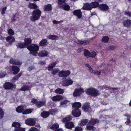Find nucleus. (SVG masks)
Segmentation results:
<instances>
[{
    "label": "nucleus",
    "mask_w": 131,
    "mask_h": 131,
    "mask_svg": "<svg viewBox=\"0 0 131 131\" xmlns=\"http://www.w3.org/2000/svg\"><path fill=\"white\" fill-rule=\"evenodd\" d=\"M86 93L90 96L96 97L100 94L98 91H86Z\"/></svg>",
    "instance_id": "20e7f679"
},
{
    "label": "nucleus",
    "mask_w": 131,
    "mask_h": 131,
    "mask_svg": "<svg viewBox=\"0 0 131 131\" xmlns=\"http://www.w3.org/2000/svg\"><path fill=\"white\" fill-rule=\"evenodd\" d=\"M6 40L7 41H9V42L12 44L13 42L15 41V38L11 36H9L7 37Z\"/></svg>",
    "instance_id": "cd10ccee"
},
{
    "label": "nucleus",
    "mask_w": 131,
    "mask_h": 131,
    "mask_svg": "<svg viewBox=\"0 0 131 131\" xmlns=\"http://www.w3.org/2000/svg\"><path fill=\"white\" fill-rule=\"evenodd\" d=\"M9 62L11 64L17 65H20L22 63L19 60L13 58H12L10 59Z\"/></svg>",
    "instance_id": "9d476101"
},
{
    "label": "nucleus",
    "mask_w": 131,
    "mask_h": 131,
    "mask_svg": "<svg viewBox=\"0 0 131 131\" xmlns=\"http://www.w3.org/2000/svg\"><path fill=\"white\" fill-rule=\"evenodd\" d=\"M87 125L86 128V130L94 131L96 129L95 127H94L93 125Z\"/></svg>",
    "instance_id": "bb28decb"
},
{
    "label": "nucleus",
    "mask_w": 131,
    "mask_h": 131,
    "mask_svg": "<svg viewBox=\"0 0 131 131\" xmlns=\"http://www.w3.org/2000/svg\"><path fill=\"white\" fill-rule=\"evenodd\" d=\"M41 10L37 9L34 10L32 12V16H30V20L33 22H35L41 16Z\"/></svg>",
    "instance_id": "f257e3e1"
},
{
    "label": "nucleus",
    "mask_w": 131,
    "mask_h": 131,
    "mask_svg": "<svg viewBox=\"0 0 131 131\" xmlns=\"http://www.w3.org/2000/svg\"><path fill=\"white\" fill-rule=\"evenodd\" d=\"M5 72L4 71H0V78H2L4 77L6 75Z\"/></svg>",
    "instance_id": "8fccbe9b"
},
{
    "label": "nucleus",
    "mask_w": 131,
    "mask_h": 131,
    "mask_svg": "<svg viewBox=\"0 0 131 131\" xmlns=\"http://www.w3.org/2000/svg\"><path fill=\"white\" fill-rule=\"evenodd\" d=\"M84 55L87 58H88L90 57V52L87 49H85L84 50Z\"/></svg>",
    "instance_id": "58836bf2"
},
{
    "label": "nucleus",
    "mask_w": 131,
    "mask_h": 131,
    "mask_svg": "<svg viewBox=\"0 0 131 131\" xmlns=\"http://www.w3.org/2000/svg\"><path fill=\"white\" fill-rule=\"evenodd\" d=\"M74 15L77 16L79 18H80L82 16V13L80 9H76L74 10L73 12Z\"/></svg>",
    "instance_id": "6e6552de"
},
{
    "label": "nucleus",
    "mask_w": 131,
    "mask_h": 131,
    "mask_svg": "<svg viewBox=\"0 0 131 131\" xmlns=\"http://www.w3.org/2000/svg\"><path fill=\"white\" fill-rule=\"evenodd\" d=\"M38 102L37 100L36 99H33L31 100V102L34 104H35L36 105Z\"/></svg>",
    "instance_id": "052dcab7"
},
{
    "label": "nucleus",
    "mask_w": 131,
    "mask_h": 131,
    "mask_svg": "<svg viewBox=\"0 0 131 131\" xmlns=\"http://www.w3.org/2000/svg\"><path fill=\"white\" fill-rule=\"evenodd\" d=\"M21 125L20 123L18 122H14L13 123L12 126L13 127H15V128H17L20 127Z\"/></svg>",
    "instance_id": "4c0bfd02"
},
{
    "label": "nucleus",
    "mask_w": 131,
    "mask_h": 131,
    "mask_svg": "<svg viewBox=\"0 0 131 131\" xmlns=\"http://www.w3.org/2000/svg\"><path fill=\"white\" fill-rule=\"evenodd\" d=\"M125 15L129 16V17H131V13L129 11H126L125 12Z\"/></svg>",
    "instance_id": "bf43d9fd"
},
{
    "label": "nucleus",
    "mask_w": 131,
    "mask_h": 131,
    "mask_svg": "<svg viewBox=\"0 0 131 131\" xmlns=\"http://www.w3.org/2000/svg\"><path fill=\"white\" fill-rule=\"evenodd\" d=\"M59 124L57 123H54L51 126L50 128L52 130H55L57 128H59Z\"/></svg>",
    "instance_id": "c9c22d12"
},
{
    "label": "nucleus",
    "mask_w": 131,
    "mask_h": 131,
    "mask_svg": "<svg viewBox=\"0 0 131 131\" xmlns=\"http://www.w3.org/2000/svg\"><path fill=\"white\" fill-rule=\"evenodd\" d=\"M100 9L103 12H105L107 10L109 9L108 6L106 4H100L99 6Z\"/></svg>",
    "instance_id": "9b49d317"
},
{
    "label": "nucleus",
    "mask_w": 131,
    "mask_h": 131,
    "mask_svg": "<svg viewBox=\"0 0 131 131\" xmlns=\"http://www.w3.org/2000/svg\"><path fill=\"white\" fill-rule=\"evenodd\" d=\"M123 25L125 27L127 28L131 27V20L129 19H127L124 20L123 22Z\"/></svg>",
    "instance_id": "f8f14e48"
},
{
    "label": "nucleus",
    "mask_w": 131,
    "mask_h": 131,
    "mask_svg": "<svg viewBox=\"0 0 131 131\" xmlns=\"http://www.w3.org/2000/svg\"><path fill=\"white\" fill-rule=\"evenodd\" d=\"M4 113L3 109L0 108V119L3 118L4 116Z\"/></svg>",
    "instance_id": "de8ad7c7"
},
{
    "label": "nucleus",
    "mask_w": 131,
    "mask_h": 131,
    "mask_svg": "<svg viewBox=\"0 0 131 131\" xmlns=\"http://www.w3.org/2000/svg\"><path fill=\"white\" fill-rule=\"evenodd\" d=\"M22 72L21 71L17 75L14 77L12 79V81L14 82H16L17 80H18L19 78L21 75Z\"/></svg>",
    "instance_id": "c85d7f7f"
},
{
    "label": "nucleus",
    "mask_w": 131,
    "mask_h": 131,
    "mask_svg": "<svg viewBox=\"0 0 131 131\" xmlns=\"http://www.w3.org/2000/svg\"><path fill=\"white\" fill-rule=\"evenodd\" d=\"M83 129L81 127L78 126L76 127L74 130V131H82Z\"/></svg>",
    "instance_id": "603ef678"
},
{
    "label": "nucleus",
    "mask_w": 131,
    "mask_h": 131,
    "mask_svg": "<svg viewBox=\"0 0 131 131\" xmlns=\"http://www.w3.org/2000/svg\"><path fill=\"white\" fill-rule=\"evenodd\" d=\"M18 16V14L17 13L13 14V16L11 18V21L12 22L15 21L17 19L19 18Z\"/></svg>",
    "instance_id": "c756f323"
},
{
    "label": "nucleus",
    "mask_w": 131,
    "mask_h": 131,
    "mask_svg": "<svg viewBox=\"0 0 131 131\" xmlns=\"http://www.w3.org/2000/svg\"><path fill=\"white\" fill-rule=\"evenodd\" d=\"M29 88L28 85H25L20 90H29Z\"/></svg>",
    "instance_id": "5fc2aeb1"
},
{
    "label": "nucleus",
    "mask_w": 131,
    "mask_h": 131,
    "mask_svg": "<svg viewBox=\"0 0 131 131\" xmlns=\"http://www.w3.org/2000/svg\"><path fill=\"white\" fill-rule=\"evenodd\" d=\"M24 107L22 105L18 106L16 109V111L18 113H21L23 112L24 110Z\"/></svg>",
    "instance_id": "2f4dec72"
},
{
    "label": "nucleus",
    "mask_w": 131,
    "mask_h": 131,
    "mask_svg": "<svg viewBox=\"0 0 131 131\" xmlns=\"http://www.w3.org/2000/svg\"><path fill=\"white\" fill-rule=\"evenodd\" d=\"M71 114L75 117L80 116L81 115L80 109H73L72 111Z\"/></svg>",
    "instance_id": "39448f33"
},
{
    "label": "nucleus",
    "mask_w": 131,
    "mask_h": 131,
    "mask_svg": "<svg viewBox=\"0 0 131 131\" xmlns=\"http://www.w3.org/2000/svg\"><path fill=\"white\" fill-rule=\"evenodd\" d=\"M32 111L33 110L32 109H27L24 111H24L22 112V114L24 115H26L31 113Z\"/></svg>",
    "instance_id": "e433bc0d"
},
{
    "label": "nucleus",
    "mask_w": 131,
    "mask_h": 131,
    "mask_svg": "<svg viewBox=\"0 0 131 131\" xmlns=\"http://www.w3.org/2000/svg\"><path fill=\"white\" fill-rule=\"evenodd\" d=\"M47 44V40L46 39H43L40 42L39 45L40 46L45 47Z\"/></svg>",
    "instance_id": "5701e85b"
},
{
    "label": "nucleus",
    "mask_w": 131,
    "mask_h": 131,
    "mask_svg": "<svg viewBox=\"0 0 131 131\" xmlns=\"http://www.w3.org/2000/svg\"><path fill=\"white\" fill-rule=\"evenodd\" d=\"M109 38L107 36H104L102 39V41L104 42V43L107 42L109 40Z\"/></svg>",
    "instance_id": "a19ab883"
},
{
    "label": "nucleus",
    "mask_w": 131,
    "mask_h": 131,
    "mask_svg": "<svg viewBox=\"0 0 131 131\" xmlns=\"http://www.w3.org/2000/svg\"><path fill=\"white\" fill-rule=\"evenodd\" d=\"M14 130V131H25V128L20 127L17 128H15Z\"/></svg>",
    "instance_id": "a18cd8bd"
},
{
    "label": "nucleus",
    "mask_w": 131,
    "mask_h": 131,
    "mask_svg": "<svg viewBox=\"0 0 131 131\" xmlns=\"http://www.w3.org/2000/svg\"><path fill=\"white\" fill-rule=\"evenodd\" d=\"M8 33L9 35H13L14 34V32L11 29H10L8 31Z\"/></svg>",
    "instance_id": "864d4df0"
},
{
    "label": "nucleus",
    "mask_w": 131,
    "mask_h": 131,
    "mask_svg": "<svg viewBox=\"0 0 131 131\" xmlns=\"http://www.w3.org/2000/svg\"><path fill=\"white\" fill-rule=\"evenodd\" d=\"M25 123L28 125L32 126L35 125L36 121L34 120L33 119L30 118L26 120L25 121Z\"/></svg>",
    "instance_id": "0eeeda50"
},
{
    "label": "nucleus",
    "mask_w": 131,
    "mask_h": 131,
    "mask_svg": "<svg viewBox=\"0 0 131 131\" xmlns=\"http://www.w3.org/2000/svg\"><path fill=\"white\" fill-rule=\"evenodd\" d=\"M73 81L71 80H69L66 78V86H68L72 84Z\"/></svg>",
    "instance_id": "79ce46f5"
},
{
    "label": "nucleus",
    "mask_w": 131,
    "mask_h": 131,
    "mask_svg": "<svg viewBox=\"0 0 131 131\" xmlns=\"http://www.w3.org/2000/svg\"><path fill=\"white\" fill-rule=\"evenodd\" d=\"M66 0H58V7L66 10Z\"/></svg>",
    "instance_id": "1a4fd4ad"
},
{
    "label": "nucleus",
    "mask_w": 131,
    "mask_h": 131,
    "mask_svg": "<svg viewBox=\"0 0 131 131\" xmlns=\"http://www.w3.org/2000/svg\"><path fill=\"white\" fill-rule=\"evenodd\" d=\"M50 115L49 112L47 111H43L41 113V115L43 118H46L48 117Z\"/></svg>",
    "instance_id": "72a5a7b5"
},
{
    "label": "nucleus",
    "mask_w": 131,
    "mask_h": 131,
    "mask_svg": "<svg viewBox=\"0 0 131 131\" xmlns=\"http://www.w3.org/2000/svg\"><path fill=\"white\" fill-rule=\"evenodd\" d=\"M7 9V7H4L2 9V12H1V14L2 15H4L5 13V12L6 11V9Z\"/></svg>",
    "instance_id": "680f3d73"
},
{
    "label": "nucleus",
    "mask_w": 131,
    "mask_h": 131,
    "mask_svg": "<svg viewBox=\"0 0 131 131\" xmlns=\"http://www.w3.org/2000/svg\"><path fill=\"white\" fill-rule=\"evenodd\" d=\"M62 96L60 95H58L54 96L52 97L51 98V99L54 101H60L62 100Z\"/></svg>",
    "instance_id": "b1692460"
},
{
    "label": "nucleus",
    "mask_w": 131,
    "mask_h": 131,
    "mask_svg": "<svg viewBox=\"0 0 131 131\" xmlns=\"http://www.w3.org/2000/svg\"><path fill=\"white\" fill-rule=\"evenodd\" d=\"M84 91H74L73 95L74 97L80 96L81 94L84 92Z\"/></svg>",
    "instance_id": "473e14b6"
},
{
    "label": "nucleus",
    "mask_w": 131,
    "mask_h": 131,
    "mask_svg": "<svg viewBox=\"0 0 131 131\" xmlns=\"http://www.w3.org/2000/svg\"><path fill=\"white\" fill-rule=\"evenodd\" d=\"M46 102L45 101H39L36 104V106L38 108H39L44 106Z\"/></svg>",
    "instance_id": "a878e982"
},
{
    "label": "nucleus",
    "mask_w": 131,
    "mask_h": 131,
    "mask_svg": "<svg viewBox=\"0 0 131 131\" xmlns=\"http://www.w3.org/2000/svg\"><path fill=\"white\" fill-rule=\"evenodd\" d=\"M59 76L60 77L66 78V71L62 70L60 71L59 73Z\"/></svg>",
    "instance_id": "ea45409f"
},
{
    "label": "nucleus",
    "mask_w": 131,
    "mask_h": 131,
    "mask_svg": "<svg viewBox=\"0 0 131 131\" xmlns=\"http://www.w3.org/2000/svg\"><path fill=\"white\" fill-rule=\"evenodd\" d=\"M3 86L6 89H9L15 88L16 85L10 82H7L4 84Z\"/></svg>",
    "instance_id": "423d86ee"
},
{
    "label": "nucleus",
    "mask_w": 131,
    "mask_h": 131,
    "mask_svg": "<svg viewBox=\"0 0 131 131\" xmlns=\"http://www.w3.org/2000/svg\"><path fill=\"white\" fill-rule=\"evenodd\" d=\"M81 104L79 102H75L73 103L72 105V107L73 109H80L79 108L81 107Z\"/></svg>",
    "instance_id": "412c9836"
},
{
    "label": "nucleus",
    "mask_w": 131,
    "mask_h": 131,
    "mask_svg": "<svg viewBox=\"0 0 131 131\" xmlns=\"http://www.w3.org/2000/svg\"><path fill=\"white\" fill-rule=\"evenodd\" d=\"M74 125L72 122L66 121V128L69 129H71L73 127Z\"/></svg>",
    "instance_id": "4be33fe9"
},
{
    "label": "nucleus",
    "mask_w": 131,
    "mask_h": 131,
    "mask_svg": "<svg viewBox=\"0 0 131 131\" xmlns=\"http://www.w3.org/2000/svg\"><path fill=\"white\" fill-rule=\"evenodd\" d=\"M32 39L30 38H25L24 39V43L26 47L29 46L32 42Z\"/></svg>",
    "instance_id": "4468645a"
},
{
    "label": "nucleus",
    "mask_w": 131,
    "mask_h": 131,
    "mask_svg": "<svg viewBox=\"0 0 131 131\" xmlns=\"http://www.w3.org/2000/svg\"><path fill=\"white\" fill-rule=\"evenodd\" d=\"M82 108L84 112L90 113L92 111L90 103H86L83 104L82 107Z\"/></svg>",
    "instance_id": "7ed1b4c3"
},
{
    "label": "nucleus",
    "mask_w": 131,
    "mask_h": 131,
    "mask_svg": "<svg viewBox=\"0 0 131 131\" xmlns=\"http://www.w3.org/2000/svg\"><path fill=\"white\" fill-rule=\"evenodd\" d=\"M90 57L94 58L95 57L96 55V53L94 51L90 52Z\"/></svg>",
    "instance_id": "09e8293b"
},
{
    "label": "nucleus",
    "mask_w": 131,
    "mask_h": 131,
    "mask_svg": "<svg viewBox=\"0 0 131 131\" xmlns=\"http://www.w3.org/2000/svg\"><path fill=\"white\" fill-rule=\"evenodd\" d=\"M88 119H81L80 121V123H79L78 125L81 126H84L88 123Z\"/></svg>",
    "instance_id": "393cba45"
},
{
    "label": "nucleus",
    "mask_w": 131,
    "mask_h": 131,
    "mask_svg": "<svg viewBox=\"0 0 131 131\" xmlns=\"http://www.w3.org/2000/svg\"><path fill=\"white\" fill-rule=\"evenodd\" d=\"M100 89L102 90L105 89V90H116L118 89L117 88H113L110 86H108L106 85H103L102 87H101L100 88Z\"/></svg>",
    "instance_id": "f3484780"
},
{
    "label": "nucleus",
    "mask_w": 131,
    "mask_h": 131,
    "mask_svg": "<svg viewBox=\"0 0 131 131\" xmlns=\"http://www.w3.org/2000/svg\"><path fill=\"white\" fill-rule=\"evenodd\" d=\"M89 42V39L85 40H83V45H86L88 44Z\"/></svg>",
    "instance_id": "6e6d98bb"
},
{
    "label": "nucleus",
    "mask_w": 131,
    "mask_h": 131,
    "mask_svg": "<svg viewBox=\"0 0 131 131\" xmlns=\"http://www.w3.org/2000/svg\"><path fill=\"white\" fill-rule=\"evenodd\" d=\"M64 91H54V92L57 93L61 94L63 93Z\"/></svg>",
    "instance_id": "e2e57ef3"
},
{
    "label": "nucleus",
    "mask_w": 131,
    "mask_h": 131,
    "mask_svg": "<svg viewBox=\"0 0 131 131\" xmlns=\"http://www.w3.org/2000/svg\"><path fill=\"white\" fill-rule=\"evenodd\" d=\"M99 122V120L97 119H95L93 118H91V119L89 121L88 124L94 126L95 124L98 123Z\"/></svg>",
    "instance_id": "2eb2a0df"
},
{
    "label": "nucleus",
    "mask_w": 131,
    "mask_h": 131,
    "mask_svg": "<svg viewBox=\"0 0 131 131\" xmlns=\"http://www.w3.org/2000/svg\"><path fill=\"white\" fill-rule=\"evenodd\" d=\"M76 43L78 44H79L80 45H83V40H78L76 42Z\"/></svg>",
    "instance_id": "0e129e2a"
},
{
    "label": "nucleus",
    "mask_w": 131,
    "mask_h": 131,
    "mask_svg": "<svg viewBox=\"0 0 131 131\" xmlns=\"http://www.w3.org/2000/svg\"><path fill=\"white\" fill-rule=\"evenodd\" d=\"M43 9L45 12L50 11L52 9V7L51 4H48L45 5Z\"/></svg>",
    "instance_id": "6ab92c4d"
},
{
    "label": "nucleus",
    "mask_w": 131,
    "mask_h": 131,
    "mask_svg": "<svg viewBox=\"0 0 131 131\" xmlns=\"http://www.w3.org/2000/svg\"><path fill=\"white\" fill-rule=\"evenodd\" d=\"M83 8V9L85 10H91L92 9L91 4L88 3L84 4Z\"/></svg>",
    "instance_id": "ddd939ff"
},
{
    "label": "nucleus",
    "mask_w": 131,
    "mask_h": 131,
    "mask_svg": "<svg viewBox=\"0 0 131 131\" xmlns=\"http://www.w3.org/2000/svg\"><path fill=\"white\" fill-rule=\"evenodd\" d=\"M116 47L114 46H110L108 47V50H114L116 48Z\"/></svg>",
    "instance_id": "13d9d810"
},
{
    "label": "nucleus",
    "mask_w": 131,
    "mask_h": 131,
    "mask_svg": "<svg viewBox=\"0 0 131 131\" xmlns=\"http://www.w3.org/2000/svg\"><path fill=\"white\" fill-rule=\"evenodd\" d=\"M130 118H128L126 121L125 122V123L126 125H129L130 123Z\"/></svg>",
    "instance_id": "338daca9"
},
{
    "label": "nucleus",
    "mask_w": 131,
    "mask_h": 131,
    "mask_svg": "<svg viewBox=\"0 0 131 131\" xmlns=\"http://www.w3.org/2000/svg\"><path fill=\"white\" fill-rule=\"evenodd\" d=\"M30 51V54L34 56H36V52L39 50V46L36 44H31L29 46L26 47Z\"/></svg>",
    "instance_id": "f03ea898"
},
{
    "label": "nucleus",
    "mask_w": 131,
    "mask_h": 131,
    "mask_svg": "<svg viewBox=\"0 0 131 131\" xmlns=\"http://www.w3.org/2000/svg\"><path fill=\"white\" fill-rule=\"evenodd\" d=\"M35 67L33 66H31L28 67V70L29 71H31L32 70L34 69Z\"/></svg>",
    "instance_id": "774afa93"
},
{
    "label": "nucleus",
    "mask_w": 131,
    "mask_h": 131,
    "mask_svg": "<svg viewBox=\"0 0 131 131\" xmlns=\"http://www.w3.org/2000/svg\"><path fill=\"white\" fill-rule=\"evenodd\" d=\"M91 4L92 8H95L98 7H99L100 5L98 2L96 1L93 2H91Z\"/></svg>",
    "instance_id": "f704fd0d"
},
{
    "label": "nucleus",
    "mask_w": 131,
    "mask_h": 131,
    "mask_svg": "<svg viewBox=\"0 0 131 131\" xmlns=\"http://www.w3.org/2000/svg\"><path fill=\"white\" fill-rule=\"evenodd\" d=\"M17 48L19 49H23L26 48V47L24 42H18L16 45Z\"/></svg>",
    "instance_id": "aec40b11"
},
{
    "label": "nucleus",
    "mask_w": 131,
    "mask_h": 131,
    "mask_svg": "<svg viewBox=\"0 0 131 131\" xmlns=\"http://www.w3.org/2000/svg\"><path fill=\"white\" fill-rule=\"evenodd\" d=\"M48 54V52L46 50H44L40 51L38 54V56L40 57L47 56Z\"/></svg>",
    "instance_id": "dca6fc26"
},
{
    "label": "nucleus",
    "mask_w": 131,
    "mask_h": 131,
    "mask_svg": "<svg viewBox=\"0 0 131 131\" xmlns=\"http://www.w3.org/2000/svg\"><path fill=\"white\" fill-rule=\"evenodd\" d=\"M58 110L57 109H52L50 110H49V113L50 114L53 115L54 113L58 112Z\"/></svg>",
    "instance_id": "c03bdc74"
},
{
    "label": "nucleus",
    "mask_w": 131,
    "mask_h": 131,
    "mask_svg": "<svg viewBox=\"0 0 131 131\" xmlns=\"http://www.w3.org/2000/svg\"><path fill=\"white\" fill-rule=\"evenodd\" d=\"M72 116L70 115H68L66 117V121H71L72 119Z\"/></svg>",
    "instance_id": "4d7b16f0"
},
{
    "label": "nucleus",
    "mask_w": 131,
    "mask_h": 131,
    "mask_svg": "<svg viewBox=\"0 0 131 131\" xmlns=\"http://www.w3.org/2000/svg\"><path fill=\"white\" fill-rule=\"evenodd\" d=\"M48 38L52 40H55L58 38V36L54 35H50L48 36Z\"/></svg>",
    "instance_id": "37998d69"
},
{
    "label": "nucleus",
    "mask_w": 131,
    "mask_h": 131,
    "mask_svg": "<svg viewBox=\"0 0 131 131\" xmlns=\"http://www.w3.org/2000/svg\"><path fill=\"white\" fill-rule=\"evenodd\" d=\"M12 69L13 71V74L14 75L17 74L19 72L20 69L18 67L15 66H13L12 67Z\"/></svg>",
    "instance_id": "a211bd4d"
},
{
    "label": "nucleus",
    "mask_w": 131,
    "mask_h": 131,
    "mask_svg": "<svg viewBox=\"0 0 131 131\" xmlns=\"http://www.w3.org/2000/svg\"><path fill=\"white\" fill-rule=\"evenodd\" d=\"M59 72V69H55L51 72V74L53 75H55Z\"/></svg>",
    "instance_id": "3c124183"
},
{
    "label": "nucleus",
    "mask_w": 131,
    "mask_h": 131,
    "mask_svg": "<svg viewBox=\"0 0 131 131\" xmlns=\"http://www.w3.org/2000/svg\"><path fill=\"white\" fill-rule=\"evenodd\" d=\"M28 7L31 9H37V8H38V6L36 4L30 3H29L28 5Z\"/></svg>",
    "instance_id": "7c9ffc66"
},
{
    "label": "nucleus",
    "mask_w": 131,
    "mask_h": 131,
    "mask_svg": "<svg viewBox=\"0 0 131 131\" xmlns=\"http://www.w3.org/2000/svg\"><path fill=\"white\" fill-rule=\"evenodd\" d=\"M93 73L94 74H96L97 75H100L101 74V72H99L97 71H94Z\"/></svg>",
    "instance_id": "69168bd1"
},
{
    "label": "nucleus",
    "mask_w": 131,
    "mask_h": 131,
    "mask_svg": "<svg viewBox=\"0 0 131 131\" xmlns=\"http://www.w3.org/2000/svg\"><path fill=\"white\" fill-rule=\"evenodd\" d=\"M28 131H40L39 129H38L34 127H31Z\"/></svg>",
    "instance_id": "49530a36"
}]
</instances>
